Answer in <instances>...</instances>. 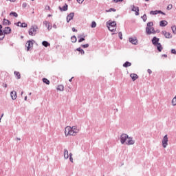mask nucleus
Listing matches in <instances>:
<instances>
[{
    "mask_svg": "<svg viewBox=\"0 0 176 176\" xmlns=\"http://www.w3.org/2000/svg\"><path fill=\"white\" fill-rule=\"evenodd\" d=\"M78 133H79V129H78V126H76L72 127L67 126L65 129V134L66 137H68V135H76Z\"/></svg>",
    "mask_w": 176,
    "mask_h": 176,
    "instance_id": "f257e3e1",
    "label": "nucleus"
},
{
    "mask_svg": "<svg viewBox=\"0 0 176 176\" xmlns=\"http://www.w3.org/2000/svg\"><path fill=\"white\" fill-rule=\"evenodd\" d=\"M39 28H38V25H33L31 26L30 29L29 30V35L30 36H35L36 32H38Z\"/></svg>",
    "mask_w": 176,
    "mask_h": 176,
    "instance_id": "f03ea898",
    "label": "nucleus"
},
{
    "mask_svg": "<svg viewBox=\"0 0 176 176\" xmlns=\"http://www.w3.org/2000/svg\"><path fill=\"white\" fill-rule=\"evenodd\" d=\"M152 27H153V22L147 23V27L146 28V32L147 35H151L152 34Z\"/></svg>",
    "mask_w": 176,
    "mask_h": 176,
    "instance_id": "7ed1b4c3",
    "label": "nucleus"
},
{
    "mask_svg": "<svg viewBox=\"0 0 176 176\" xmlns=\"http://www.w3.org/2000/svg\"><path fill=\"white\" fill-rule=\"evenodd\" d=\"M34 42H35L34 40H30L27 42L25 47H27L28 52H30L34 47Z\"/></svg>",
    "mask_w": 176,
    "mask_h": 176,
    "instance_id": "20e7f679",
    "label": "nucleus"
},
{
    "mask_svg": "<svg viewBox=\"0 0 176 176\" xmlns=\"http://www.w3.org/2000/svg\"><path fill=\"white\" fill-rule=\"evenodd\" d=\"M167 145H168V138L167 135H165L162 140V146L163 148H167Z\"/></svg>",
    "mask_w": 176,
    "mask_h": 176,
    "instance_id": "39448f33",
    "label": "nucleus"
},
{
    "mask_svg": "<svg viewBox=\"0 0 176 176\" xmlns=\"http://www.w3.org/2000/svg\"><path fill=\"white\" fill-rule=\"evenodd\" d=\"M129 138V135L123 133L120 136V142L123 145L126 142V140Z\"/></svg>",
    "mask_w": 176,
    "mask_h": 176,
    "instance_id": "423d86ee",
    "label": "nucleus"
},
{
    "mask_svg": "<svg viewBox=\"0 0 176 176\" xmlns=\"http://www.w3.org/2000/svg\"><path fill=\"white\" fill-rule=\"evenodd\" d=\"M131 11L135 12V16H140V8L135 7L134 5L131 6Z\"/></svg>",
    "mask_w": 176,
    "mask_h": 176,
    "instance_id": "0eeeda50",
    "label": "nucleus"
},
{
    "mask_svg": "<svg viewBox=\"0 0 176 176\" xmlns=\"http://www.w3.org/2000/svg\"><path fill=\"white\" fill-rule=\"evenodd\" d=\"M162 35H164L165 38L167 39H171L173 38V34L171 33L166 32V30H164L162 32Z\"/></svg>",
    "mask_w": 176,
    "mask_h": 176,
    "instance_id": "6e6552de",
    "label": "nucleus"
},
{
    "mask_svg": "<svg viewBox=\"0 0 176 176\" xmlns=\"http://www.w3.org/2000/svg\"><path fill=\"white\" fill-rule=\"evenodd\" d=\"M75 16V13L74 12H70L66 18L67 23H69L71 20L74 19V16Z\"/></svg>",
    "mask_w": 176,
    "mask_h": 176,
    "instance_id": "1a4fd4ad",
    "label": "nucleus"
},
{
    "mask_svg": "<svg viewBox=\"0 0 176 176\" xmlns=\"http://www.w3.org/2000/svg\"><path fill=\"white\" fill-rule=\"evenodd\" d=\"M159 41H160V38H157V37H156V36H154V37L152 38V40H151L152 43H153V45L154 46H157L158 43H159Z\"/></svg>",
    "mask_w": 176,
    "mask_h": 176,
    "instance_id": "9d476101",
    "label": "nucleus"
},
{
    "mask_svg": "<svg viewBox=\"0 0 176 176\" xmlns=\"http://www.w3.org/2000/svg\"><path fill=\"white\" fill-rule=\"evenodd\" d=\"M135 144V141L133 140V137L128 136V141L126 142V145H134Z\"/></svg>",
    "mask_w": 176,
    "mask_h": 176,
    "instance_id": "9b49d317",
    "label": "nucleus"
},
{
    "mask_svg": "<svg viewBox=\"0 0 176 176\" xmlns=\"http://www.w3.org/2000/svg\"><path fill=\"white\" fill-rule=\"evenodd\" d=\"M3 32L6 35H9V34L12 33V28H10V27H6Z\"/></svg>",
    "mask_w": 176,
    "mask_h": 176,
    "instance_id": "f8f14e48",
    "label": "nucleus"
},
{
    "mask_svg": "<svg viewBox=\"0 0 176 176\" xmlns=\"http://www.w3.org/2000/svg\"><path fill=\"white\" fill-rule=\"evenodd\" d=\"M129 41L131 43H132V45H137L138 43V40H137V38H131L130 37L129 38Z\"/></svg>",
    "mask_w": 176,
    "mask_h": 176,
    "instance_id": "ddd939ff",
    "label": "nucleus"
},
{
    "mask_svg": "<svg viewBox=\"0 0 176 176\" xmlns=\"http://www.w3.org/2000/svg\"><path fill=\"white\" fill-rule=\"evenodd\" d=\"M10 96H11L12 100H16V98H17V92H16L15 91H11Z\"/></svg>",
    "mask_w": 176,
    "mask_h": 176,
    "instance_id": "4468645a",
    "label": "nucleus"
},
{
    "mask_svg": "<svg viewBox=\"0 0 176 176\" xmlns=\"http://www.w3.org/2000/svg\"><path fill=\"white\" fill-rule=\"evenodd\" d=\"M58 8L60 10V12H67V10H68V5L65 4V6H63V8L59 6Z\"/></svg>",
    "mask_w": 176,
    "mask_h": 176,
    "instance_id": "2eb2a0df",
    "label": "nucleus"
},
{
    "mask_svg": "<svg viewBox=\"0 0 176 176\" xmlns=\"http://www.w3.org/2000/svg\"><path fill=\"white\" fill-rule=\"evenodd\" d=\"M167 24H168V22H167V21H166V20L160 21V27H166V25H167Z\"/></svg>",
    "mask_w": 176,
    "mask_h": 176,
    "instance_id": "dca6fc26",
    "label": "nucleus"
},
{
    "mask_svg": "<svg viewBox=\"0 0 176 176\" xmlns=\"http://www.w3.org/2000/svg\"><path fill=\"white\" fill-rule=\"evenodd\" d=\"M133 82H134L135 80H137V79H138V75L135 74H131L130 75Z\"/></svg>",
    "mask_w": 176,
    "mask_h": 176,
    "instance_id": "f3484780",
    "label": "nucleus"
},
{
    "mask_svg": "<svg viewBox=\"0 0 176 176\" xmlns=\"http://www.w3.org/2000/svg\"><path fill=\"white\" fill-rule=\"evenodd\" d=\"M10 24H12V23L10 22V21L4 19L3 20V25H10Z\"/></svg>",
    "mask_w": 176,
    "mask_h": 176,
    "instance_id": "a211bd4d",
    "label": "nucleus"
},
{
    "mask_svg": "<svg viewBox=\"0 0 176 176\" xmlns=\"http://www.w3.org/2000/svg\"><path fill=\"white\" fill-rule=\"evenodd\" d=\"M155 47H157V50L160 52H162V50H163V46H162V44L160 43L157 44V45Z\"/></svg>",
    "mask_w": 176,
    "mask_h": 176,
    "instance_id": "6ab92c4d",
    "label": "nucleus"
},
{
    "mask_svg": "<svg viewBox=\"0 0 176 176\" xmlns=\"http://www.w3.org/2000/svg\"><path fill=\"white\" fill-rule=\"evenodd\" d=\"M107 27H116V21H113L111 22V21H109V25H107Z\"/></svg>",
    "mask_w": 176,
    "mask_h": 176,
    "instance_id": "aec40b11",
    "label": "nucleus"
},
{
    "mask_svg": "<svg viewBox=\"0 0 176 176\" xmlns=\"http://www.w3.org/2000/svg\"><path fill=\"white\" fill-rule=\"evenodd\" d=\"M123 67L124 68H127L129 67H131V63L129 62V61H126L124 64H123Z\"/></svg>",
    "mask_w": 176,
    "mask_h": 176,
    "instance_id": "412c9836",
    "label": "nucleus"
},
{
    "mask_svg": "<svg viewBox=\"0 0 176 176\" xmlns=\"http://www.w3.org/2000/svg\"><path fill=\"white\" fill-rule=\"evenodd\" d=\"M64 157L65 159H68L69 157V155L68 154V150L67 148H65L64 151Z\"/></svg>",
    "mask_w": 176,
    "mask_h": 176,
    "instance_id": "4be33fe9",
    "label": "nucleus"
},
{
    "mask_svg": "<svg viewBox=\"0 0 176 176\" xmlns=\"http://www.w3.org/2000/svg\"><path fill=\"white\" fill-rule=\"evenodd\" d=\"M107 28H108V30L111 31V32H115V31H116V27L107 26Z\"/></svg>",
    "mask_w": 176,
    "mask_h": 176,
    "instance_id": "5701e85b",
    "label": "nucleus"
},
{
    "mask_svg": "<svg viewBox=\"0 0 176 176\" xmlns=\"http://www.w3.org/2000/svg\"><path fill=\"white\" fill-rule=\"evenodd\" d=\"M42 45L45 47H48V46H50V43L49 42L46 41H43Z\"/></svg>",
    "mask_w": 176,
    "mask_h": 176,
    "instance_id": "b1692460",
    "label": "nucleus"
},
{
    "mask_svg": "<svg viewBox=\"0 0 176 176\" xmlns=\"http://www.w3.org/2000/svg\"><path fill=\"white\" fill-rule=\"evenodd\" d=\"M14 74L15 76H16V79H21V74H20V72H14Z\"/></svg>",
    "mask_w": 176,
    "mask_h": 176,
    "instance_id": "393cba45",
    "label": "nucleus"
},
{
    "mask_svg": "<svg viewBox=\"0 0 176 176\" xmlns=\"http://www.w3.org/2000/svg\"><path fill=\"white\" fill-rule=\"evenodd\" d=\"M57 90H59V91H64V85H60L57 87Z\"/></svg>",
    "mask_w": 176,
    "mask_h": 176,
    "instance_id": "a878e982",
    "label": "nucleus"
},
{
    "mask_svg": "<svg viewBox=\"0 0 176 176\" xmlns=\"http://www.w3.org/2000/svg\"><path fill=\"white\" fill-rule=\"evenodd\" d=\"M76 50L77 52H79L82 55L85 54V50H83V49H82L81 47L76 48Z\"/></svg>",
    "mask_w": 176,
    "mask_h": 176,
    "instance_id": "bb28decb",
    "label": "nucleus"
},
{
    "mask_svg": "<svg viewBox=\"0 0 176 176\" xmlns=\"http://www.w3.org/2000/svg\"><path fill=\"white\" fill-rule=\"evenodd\" d=\"M76 36H72L71 37V41L72 42V43H76Z\"/></svg>",
    "mask_w": 176,
    "mask_h": 176,
    "instance_id": "cd10ccee",
    "label": "nucleus"
},
{
    "mask_svg": "<svg viewBox=\"0 0 176 176\" xmlns=\"http://www.w3.org/2000/svg\"><path fill=\"white\" fill-rule=\"evenodd\" d=\"M43 82L45 83V85H50V81L46 78H43Z\"/></svg>",
    "mask_w": 176,
    "mask_h": 176,
    "instance_id": "c85d7f7f",
    "label": "nucleus"
},
{
    "mask_svg": "<svg viewBox=\"0 0 176 176\" xmlns=\"http://www.w3.org/2000/svg\"><path fill=\"white\" fill-rule=\"evenodd\" d=\"M150 14H152L153 16L159 14V10L151 11Z\"/></svg>",
    "mask_w": 176,
    "mask_h": 176,
    "instance_id": "c756f323",
    "label": "nucleus"
},
{
    "mask_svg": "<svg viewBox=\"0 0 176 176\" xmlns=\"http://www.w3.org/2000/svg\"><path fill=\"white\" fill-rule=\"evenodd\" d=\"M28 26V25H27L26 23H21L20 24V27H21V28H27Z\"/></svg>",
    "mask_w": 176,
    "mask_h": 176,
    "instance_id": "7c9ffc66",
    "label": "nucleus"
},
{
    "mask_svg": "<svg viewBox=\"0 0 176 176\" xmlns=\"http://www.w3.org/2000/svg\"><path fill=\"white\" fill-rule=\"evenodd\" d=\"M10 16H14V17H19V14H16V12H11L10 13Z\"/></svg>",
    "mask_w": 176,
    "mask_h": 176,
    "instance_id": "2f4dec72",
    "label": "nucleus"
},
{
    "mask_svg": "<svg viewBox=\"0 0 176 176\" xmlns=\"http://www.w3.org/2000/svg\"><path fill=\"white\" fill-rule=\"evenodd\" d=\"M171 30H172V31H173V33L175 35H176V26H175V25H173V26L171 27Z\"/></svg>",
    "mask_w": 176,
    "mask_h": 176,
    "instance_id": "473e14b6",
    "label": "nucleus"
},
{
    "mask_svg": "<svg viewBox=\"0 0 176 176\" xmlns=\"http://www.w3.org/2000/svg\"><path fill=\"white\" fill-rule=\"evenodd\" d=\"M172 104L173 105V107H175L176 105V96L172 100Z\"/></svg>",
    "mask_w": 176,
    "mask_h": 176,
    "instance_id": "72a5a7b5",
    "label": "nucleus"
},
{
    "mask_svg": "<svg viewBox=\"0 0 176 176\" xmlns=\"http://www.w3.org/2000/svg\"><path fill=\"white\" fill-rule=\"evenodd\" d=\"M91 27V28H96V27H97V23H96V21H92Z\"/></svg>",
    "mask_w": 176,
    "mask_h": 176,
    "instance_id": "f704fd0d",
    "label": "nucleus"
},
{
    "mask_svg": "<svg viewBox=\"0 0 176 176\" xmlns=\"http://www.w3.org/2000/svg\"><path fill=\"white\" fill-rule=\"evenodd\" d=\"M141 19H142L143 21L145 23V21L147 20L146 14H144L143 16H142Z\"/></svg>",
    "mask_w": 176,
    "mask_h": 176,
    "instance_id": "c9c22d12",
    "label": "nucleus"
},
{
    "mask_svg": "<svg viewBox=\"0 0 176 176\" xmlns=\"http://www.w3.org/2000/svg\"><path fill=\"white\" fill-rule=\"evenodd\" d=\"M107 12H116V9L115 8H110L109 10H106Z\"/></svg>",
    "mask_w": 176,
    "mask_h": 176,
    "instance_id": "e433bc0d",
    "label": "nucleus"
},
{
    "mask_svg": "<svg viewBox=\"0 0 176 176\" xmlns=\"http://www.w3.org/2000/svg\"><path fill=\"white\" fill-rule=\"evenodd\" d=\"M167 10H171L173 9V4H169L167 8Z\"/></svg>",
    "mask_w": 176,
    "mask_h": 176,
    "instance_id": "4c0bfd02",
    "label": "nucleus"
},
{
    "mask_svg": "<svg viewBox=\"0 0 176 176\" xmlns=\"http://www.w3.org/2000/svg\"><path fill=\"white\" fill-rule=\"evenodd\" d=\"M118 36L120 39H123V34H122V32H118Z\"/></svg>",
    "mask_w": 176,
    "mask_h": 176,
    "instance_id": "58836bf2",
    "label": "nucleus"
},
{
    "mask_svg": "<svg viewBox=\"0 0 176 176\" xmlns=\"http://www.w3.org/2000/svg\"><path fill=\"white\" fill-rule=\"evenodd\" d=\"M81 47L83 49H87V47H89V44L81 45Z\"/></svg>",
    "mask_w": 176,
    "mask_h": 176,
    "instance_id": "ea45409f",
    "label": "nucleus"
},
{
    "mask_svg": "<svg viewBox=\"0 0 176 176\" xmlns=\"http://www.w3.org/2000/svg\"><path fill=\"white\" fill-rule=\"evenodd\" d=\"M23 9H25L27 8V3L24 2L22 4Z\"/></svg>",
    "mask_w": 176,
    "mask_h": 176,
    "instance_id": "a19ab883",
    "label": "nucleus"
},
{
    "mask_svg": "<svg viewBox=\"0 0 176 176\" xmlns=\"http://www.w3.org/2000/svg\"><path fill=\"white\" fill-rule=\"evenodd\" d=\"M158 14H163V16H166V13H164L162 10H158Z\"/></svg>",
    "mask_w": 176,
    "mask_h": 176,
    "instance_id": "79ce46f5",
    "label": "nucleus"
},
{
    "mask_svg": "<svg viewBox=\"0 0 176 176\" xmlns=\"http://www.w3.org/2000/svg\"><path fill=\"white\" fill-rule=\"evenodd\" d=\"M43 24H44V25H45L46 27H47V25H50V23H49L47 21H45L43 22Z\"/></svg>",
    "mask_w": 176,
    "mask_h": 176,
    "instance_id": "37998d69",
    "label": "nucleus"
},
{
    "mask_svg": "<svg viewBox=\"0 0 176 176\" xmlns=\"http://www.w3.org/2000/svg\"><path fill=\"white\" fill-rule=\"evenodd\" d=\"M171 53H172V54H176V50L175 49H172L171 50Z\"/></svg>",
    "mask_w": 176,
    "mask_h": 176,
    "instance_id": "c03bdc74",
    "label": "nucleus"
},
{
    "mask_svg": "<svg viewBox=\"0 0 176 176\" xmlns=\"http://www.w3.org/2000/svg\"><path fill=\"white\" fill-rule=\"evenodd\" d=\"M83 41H85V38L82 37L78 40V43H80V42H83Z\"/></svg>",
    "mask_w": 176,
    "mask_h": 176,
    "instance_id": "a18cd8bd",
    "label": "nucleus"
},
{
    "mask_svg": "<svg viewBox=\"0 0 176 176\" xmlns=\"http://www.w3.org/2000/svg\"><path fill=\"white\" fill-rule=\"evenodd\" d=\"M151 34H156V31H155L154 28H151Z\"/></svg>",
    "mask_w": 176,
    "mask_h": 176,
    "instance_id": "49530a36",
    "label": "nucleus"
},
{
    "mask_svg": "<svg viewBox=\"0 0 176 176\" xmlns=\"http://www.w3.org/2000/svg\"><path fill=\"white\" fill-rule=\"evenodd\" d=\"M47 28L48 31H50V30H52V25H50H50H48L47 26Z\"/></svg>",
    "mask_w": 176,
    "mask_h": 176,
    "instance_id": "de8ad7c7",
    "label": "nucleus"
},
{
    "mask_svg": "<svg viewBox=\"0 0 176 176\" xmlns=\"http://www.w3.org/2000/svg\"><path fill=\"white\" fill-rule=\"evenodd\" d=\"M3 31L2 30H0V36H3Z\"/></svg>",
    "mask_w": 176,
    "mask_h": 176,
    "instance_id": "09e8293b",
    "label": "nucleus"
},
{
    "mask_svg": "<svg viewBox=\"0 0 176 176\" xmlns=\"http://www.w3.org/2000/svg\"><path fill=\"white\" fill-rule=\"evenodd\" d=\"M116 3H118V2H123V0H113Z\"/></svg>",
    "mask_w": 176,
    "mask_h": 176,
    "instance_id": "8fccbe9b",
    "label": "nucleus"
},
{
    "mask_svg": "<svg viewBox=\"0 0 176 176\" xmlns=\"http://www.w3.org/2000/svg\"><path fill=\"white\" fill-rule=\"evenodd\" d=\"M85 1V0H77V2L78 3H83V2Z\"/></svg>",
    "mask_w": 176,
    "mask_h": 176,
    "instance_id": "3c124183",
    "label": "nucleus"
},
{
    "mask_svg": "<svg viewBox=\"0 0 176 176\" xmlns=\"http://www.w3.org/2000/svg\"><path fill=\"white\" fill-rule=\"evenodd\" d=\"M73 32H78V30H76L75 28H72Z\"/></svg>",
    "mask_w": 176,
    "mask_h": 176,
    "instance_id": "603ef678",
    "label": "nucleus"
},
{
    "mask_svg": "<svg viewBox=\"0 0 176 176\" xmlns=\"http://www.w3.org/2000/svg\"><path fill=\"white\" fill-rule=\"evenodd\" d=\"M147 72L151 75V74H152V70H151V69H147Z\"/></svg>",
    "mask_w": 176,
    "mask_h": 176,
    "instance_id": "864d4df0",
    "label": "nucleus"
},
{
    "mask_svg": "<svg viewBox=\"0 0 176 176\" xmlns=\"http://www.w3.org/2000/svg\"><path fill=\"white\" fill-rule=\"evenodd\" d=\"M69 161H70L72 163H74V158H72V157H69Z\"/></svg>",
    "mask_w": 176,
    "mask_h": 176,
    "instance_id": "5fc2aeb1",
    "label": "nucleus"
},
{
    "mask_svg": "<svg viewBox=\"0 0 176 176\" xmlns=\"http://www.w3.org/2000/svg\"><path fill=\"white\" fill-rule=\"evenodd\" d=\"M17 27H20V25L21 24V22H18L17 23H14Z\"/></svg>",
    "mask_w": 176,
    "mask_h": 176,
    "instance_id": "6e6d98bb",
    "label": "nucleus"
},
{
    "mask_svg": "<svg viewBox=\"0 0 176 176\" xmlns=\"http://www.w3.org/2000/svg\"><path fill=\"white\" fill-rule=\"evenodd\" d=\"M4 38H5V35L1 36V37H0V41H3Z\"/></svg>",
    "mask_w": 176,
    "mask_h": 176,
    "instance_id": "4d7b16f0",
    "label": "nucleus"
},
{
    "mask_svg": "<svg viewBox=\"0 0 176 176\" xmlns=\"http://www.w3.org/2000/svg\"><path fill=\"white\" fill-rule=\"evenodd\" d=\"M3 87H8V84L3 83Z\"/></svg>",
    "mask_w": 176,
    "mask_h": 176,
    "instance_id": "13d9d810",
    "label": "nucleus"
},
{
    "mask_svg": "<svg viewBox=\"0 0 176 176\" xmlns=\"http://www.w3.org/2000/svg\"><path fill=\"white\" fill-rule=\"evenodd\" d=\"M53 28H54L55 30L57 28V25H56V24H54L53 25Z\"/></svg>",
    "mask_w": 176,
    "mask_h": 176,
    "instance_id": "bf43d9fd",
    "label": "nucleus"
},
{
    "mask_svg": "<svg viewBox=\"0 0 176 176\" xmlns=\"http://www.w3.org/2000/svg\"><path fill=\"white\" fill-rule=\"evenodd\" d=\"M162 57L167 58V54H162Z\"/></svg>",
    "mask_w": 176,
    "mask_h": 176,
    "instance_id": "052dcab7",
    "label": "nucleus"
},
{
    "mask_svg": "<svg viewBox=\"0 0 176 176\" xmlns=\"http://www.w3.org/2000/svg\"><path fill=\"white\" fill-rule=\"evenodd\" d=\"M16 140H17V141H21V138H16Z\"/></svg>",
    "mask_w": 176,
    "mask_h": 176,
    "instance_id": "680f3d73",
    "label": "nucleus"
},
{
    "mask_svg": "<svg viewBox=\"0 0 176 176\" xmlns=\"http://www.w3.org/2000/svg\"><path fill=\"white\" fill-rule=\"evenodd\" d=\"M2 118H3V113L1 114V116L0 118V122H1V120L2 119Z\"/></svg>",
    "mask_w": 176,
    "mask_h": 176,
    "instance_id": "e2e57ef3",
    "label": "nucleus"
},
{
    "mask_svg": "<svg viewBox=\"0 0 176 176\" xmlns=\"http://www.w3.org/2000/svg\"><path fill=\"white\" fill-rule=\"evenodd\" d=\"M69 155V157H72V153H70Z\"/></svg>",
    "mask_w": 176,
    "mask_h": 176,
    "instance_id": "0e129e2a",
    "label": "nucleus"
},
{
    "mask_svg": "<svg viewBox=\"0 0 176 176\" xmlns=\"http://www.w3.org/2000/svg\"><path fill=\"white\" fill-rule=\"evenodd\" d=\"M46 9H47L48 10H50V6H47Z\"/></svg>",
    "mask_w": 176,
    "mask_h": 176,
    "instance_id": "69168bd1",
    "label": "nucleus"
},
{
    "mask_svg": "<svg viewBox=\"0 0 176 176\" xmlns=\"http://www.w3.org/2000/svg\"><path fill=\"white\" fill-rule=\"evenodd\" d=\"M47 17H52V14H48V15H47Z\"/></svg>",
    "mask_w": 176,
    "mask_h": 176,
    "instance_id": "338daca9",
    "label": "nucleus"
},
{
    "mask_svg": "<svg viewBox=\"0 0 176 176\" xmlns=\"http://www.w3.org/2000/svg\"><path fill=\"white\" fill-rule=\"evenodd\" d=\"M24 100L25 101H27V96L25 97Z\"/></svg>",
    "mask_w": 176,
    "mask_h": 176,
    "instance_id": "774afa93",
    "label": "nucleus"
}]
</instances>
